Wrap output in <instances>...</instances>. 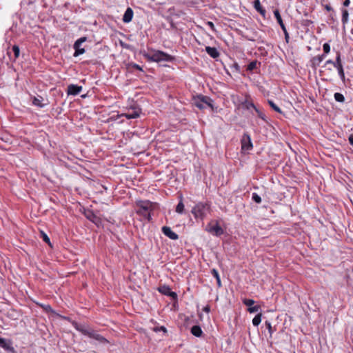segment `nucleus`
Masks as SVG:
<instances>
[{"mask_svg": "<svg viewBox=\"0 0 353 353\" xmlns=\"http://www.w3.org/2000/svg\"><path fill=\"white\" fill-rule=\"evenodd\" d=\"M210 212V205L207 203H198L192 209L191 212L196 219H203Z\"/></svg>", "mask_w": 353, "mask_h": 353, "instance_id": "2", "label": "nucleus"}, {"mask_svg": "<svg viewBox=\"0 0 353 353\" xmlns=\"http://www.w3.org/2000/svg\"><path fill=\"white\" fill-rule=\"evenodd\" d=\"M212 274L216 279V282H217L218 286L221 287V279H220V276H219L218 271L216 270H215V269H212Z\"/></svg>", "mask_w": 353, "mask_h": 353, "instance_id": "27", "label": "nucleus"}, {"mask_svg": "<svg viewBox=\"0 0 353 353\" xmlns=\"http://www.w3.org/2000/svg\"><path fill=\"white\" fill-rule=\"evenodd\" d=\"M268 103H269V105L271 106V108L275 110L276 112H279V113H281L282 111L281 110L280 108H279L274 102L272 100L268 99Z\"/></svg>", "mask_w": 353, "mask_h": 353, "instance_id": "26", "label": "nucleus"}, {"mask_svg": "<svg viewBox=\"0 0 353 353\" xmlns=\"http://www.w3.org/2000/svg\"><path fill=\"white\" fill-rule=\"evenodd\" d=\"M323 49L324 53L327 54L330 51V46L329 45V43H325L323 46Z\"/></svg>", "mask_w": 353, "mask_h": 353, "instance_id": "36", "label": "nucleus"}, {"mask_svg": "<svg viewBox=\"0 0 353 353\" xmlns=\"http://www.w3.org/2000/svg\"><path fill=\"white\" fill-rule=\"evenodd\" d=\"M243 150H250L252 148V143L250 135L245 134L241 141Z\"/></svg>", "mask_w": 353, "mask_h": 353, "instance_id": "12", "label": "nucleus"}, {"mask_svg": "<svg viewBox=\"0 0 353 353\" xmlns=\"http://www.w3.org/2000/svg\"><path fill=\"white\" fill-rule=\"evenodd\" d=\"M163 233L172 240H176L179 239V236L174 232H173L170 227L163 226L162 228Z\"/></svg>", "mask_w": 353, "mask_h": 353, "instance_id": "15", "label": "nucleus"}, {"mask_svg": "<svg viewBox=\"0 0 353 353\" xmlns=\"http://www.w3.org/2000/svg\"><path fill=\"white\" fill-rule=\"evenodd\" d=\"M243 304H245L246 306H248V307L252 306L255 301L253 300V299H245L243 301Z\"/></svg>", "mask_w": 353, "mask_h": 353, "instance_id": "32", "label": "nucleus"}, {"mask_svg": "<svg viewBox=\"0 0 353 353\" xmlns=\"http://www.w3.org/2000/svg\"><path fill=\"white\" fill-rule=\"evenodd\" d=\"M252 199L256 203H260L261 202V196L255 192L252 193Z\"/></svg>", "mask_w": 353, "mask_h": 353, "instance_id": "33", "label": "nucleus"}, {"mask_svg": "<svg viewBox=\"0 0 353 353\" xmlns=\"http://www.w3.org/2000/svg\"><path fill=\"white\" fill-rule=\"evenodd\" d=\"M159 292L163 294L170 296L173 300L177 299V294L176 292H172L170 287L167 285H163L159 288Z\"/></svg>", "mask_w": 353, "mask_h": 353, "instance_id": "11", "label": "nucleus"}, {"mask_svg": "<svg viewBox=\"0 0 353 353\" xmlns=\"http://www.w3.org/2000/svg\"><path fill=\"white\" fill-rule=\"evenodd\" d=\"M161 330L163 331V332H166V329L165 327L162 326L161 327Z\"/></svg>", "mask_w": 353, "mask_h": 353, "instance_id": "47", "label": "nucleus"}, {"mask_svg": "<svg viewBox=\"0 0 353 353\" xmlns=\"http://www.w3.org/2000/svg\"><path fill=\"white\" fill-rule=\"evenodd\" d=\"M85 216L92 221L93 223H94L97 226H100L101 225V219L100 217H99L97 215L94 214V212L92 210H86L84 212Z\"/></svg>", "mask_w": 353, "mask_h": 353, "instance_id": "7", "label": "nucleus"}, {"mask_svg": "<svg viewBox=\"0 0 353 353\" xmlns=\"http://www.w3.org/2000/svg\"><path fill=\"white\" fill-rule=\"evenodd\" d=\"M203 310L205 312H210V307L209 306H206L204 307Z\"/></svg>", "mask_w": 353, "mask_h": 353, "instance_id": "44", "label": "nucleus"}, {"mask_svg": "<svg viewBox=\"0 0 353 353\" xmlns=\"http://www.w3.org/2000/svg\"><path fill=\"white\" fill-rule=\"evenodd\" d=\"M206 52L212 58L216 59L219 57V52L214 47L207 46L205 47Z\"/></svg>", "mask_w": 353, "mask_h": 353, "instance_id": "19", "label": "nucleus"}, {"mask_svg": "<svg viewBox=\"0 0 353 353\" xmlns=\"http://www.w3.org/2000/svg\"><path fill=\"white\" fill-rule=\"evenodd\" d=\"M148 59L155 62L171 61L174 59L171 55L159 50L154 51L153 53L150 54L148 56Z\"/></svg>", "mask_w": 353, "mask_h": 353, "instance_id": "4", "label": "nucleus"}, {"mask_svg": "<svg viewBox=\"0 0 353 353\" xmlns=\"http://www.w3.org/2000/svg\"><path fill=\"white\" fill-rule=\"evenodd\" d=\"M87 38L85 37H83L77 39L74 44V48L75 52L74 53V57H78L81 54H83L85 52L84 48L81 47V44L86 41Z\"/></svg>", "mask_w": 353, "mask_h": 353, "instance_id": "8", "label": "nucleus"}, {"mask_svg": "<svg viewBox=\"0 0 353 353\" xmlns=\"http://www.w3.org/2000/svg\"><path fill=\"white\" fill-rule=\"evenodd\" d=\"M350 0H345L343 2V6L345 7H347L350 5Z\"/></svg>", "mask_w": 353, "mask_h": 353, "instance_id": "42", "label": "nucleus"}, {"mask_svg": "<svg viewBox=\"0 0 353 353\" xmlns=\"http://www.w3.org/2000/svg\"><path fill=\"white\" fill-rule=\"evenodd\" d=\"M184 210V204L182 201V196H180V201L176 207V212L179 214H182Z\"/></svg>", "mask_w": 353, "mask_h": 353, "instance_id": "23", "label": "nucleus"}, {"mask_svg": "<svg viewBox=\"0 0 353 353\" xmlns=\"http://www.w3.org/2000/svg\"><path fill=\"white\" fill-rule=\"evenodd\" d=\"M41 235L43 239V241L51 246L50 240V238L48 237V236L43 231L41 232Z\"/></svg>", "mask_w": 353, "mask_h": 353, "instance_id": "31", "label": "nucleus"}, {"mask_svg": "<svg viewBox=\"0 0 353 353\" xmlns=\"http://www.w3.org/2000/svg\"><path fill=\"white\" fill-rule=\"evenodd\" d=\"M241 103L247 108L249 109L250 107L256 109V108L254 106V103L252 101H248L247 99H245L243 101H241Z\"/></svg>", "mask_w": 353, "mask_h": 353, "instance_id": "25", "label": "nucleus"}, {"mask_svg": "<svg viewBox=\"0 0 353 353\" xmlns=\"http://www.w3.org/2000/svg\"><path fill=\"white\" fill-rule=\"evenodd\" d=\"M268 92H268L267 93H264V95H265V96H268V95H269Z\"/></svg>", "mask_w": 353, "mask_h": 353, "instance_id": "48", "label": "nucleus"}, {"mask_svg": "<svg viewBox=\"0 0 353 353\" xmlns=\"http://www.w3.org/2000/svg\"><path fill=\"white\" fill-rule=\"evenodd\" d=\"M67 94L68 96L70 95H79L80 94L81 98H85L87 97H90V91H88L86 93H82L83 90H67Z\"/></svg>", "mask_w": 353, "mask_h": 353, "instance_id": "16", "label": "nucleus"}, {"mask_svg": "<svg viewBox=\"0 0 353 353\" xmlns=\"http://www.w3.org/2000/svg\"><path fill=\"white\" fill-rule=\"evenodd\" d=\"M206 230L216 236H221L223 234L224 232L223 228L219 225L217 222L210 223L206 227Z\"/></svg>", "mask_w": 353, "mask_h": 353, "instance_id": "5", "label": "nucleus"}, {"mask_svg": "<svg viewBox=\"0 0 353 353\" xmlns=\"http://www.w3.org/2000/svg\"><path fill=\"white\" fill-rule=\"evenodd\" d=\"M261 310V307L260 305H252L250 307L248 308V311L250 312V313H255V312H258Z\"/></svg>", "mask_w": 353, "mask_h": 353, "instance_id": "29", "label": "nucleus"}, {"mask_svg": "<svg viewBox=\"0 0 353 353\" xmlns=\"http://www.w3.org/2000/svg\"><path fill=\"white\" fill-rule=\"evenodd\" d=\"M12 50L14 52V58L17 59L19 57V54H20V50H19V46L14 45L13 47H12Z\"/></svg>", "mask_w": 353, "mask_h": 353, "instance_id": "34", "label": "nucleus"}, {"mask_svg": "<svg viewBox=\"0 0 353 353\" xmlns=\"http://www.w3.org/2000/svg\"><path fill=\"white\" fill-rule=\"evenodd\" d=\"M207 25L209 26L212 30L215 31L214 25L212 21H208Z\"/></svg>", "mask_w": 353, "mask_h": 353, "instance_id": "38", "label": "nucleus"}, {"mask_svg": "<svg viewBox=\"0 0 353 353\" xmlns=\"http://www.w3.org/2000/svg\"><path fill=\"white\" fill-rule=\"evenodd\" d=\"M254 7L259 12H260L263 16L265 14V10L262 8L260 1L255 0L254 1Z\"/></svg>", "mask_w": 353, "mask_h": 353, "instance_id": "21", "label": "nucleus"}, {"mask_svg": "<svg viewBox=\"0 0 353 353\" xmlns=\"http://www.w3.org/2000/svg\"><path fill=\"white\" fill-rule=\"evenodd\" d=\"M210 100V98L208 97H204V96L199 97V101H196L194 102V105L196 107H197L201 110L205 108L204 104H206L209 106L211 105V104L209 102Z\"/></svg>", "mask_w": 353, "mask_h": 353, "instance_id": "13", "label": "nucleus"}, {"mask_svg": "<svg viewBox=\"0 0 353 353\" xmlns=\"http://www.w3.org/2000/svg\"><path fill=\"white\" fill-rule=\"evenodd\" d=\"M256 65H257L256 61H252L248 65L247 69L250 71H252L256 68Z\"/></svg>", "mask_w": 353, "mask_h": 353, "instance_id": "35", "label": "nucleus"}, {"mask_svg": "<svg viewBox=\"0 0 353 353\" xmlns=\"http://www.w3.org/2000/svg\"><path fill=\"white\" fill-rule=\"evenodd\" d=\"M285 41L287 42H288V41H289V34H288V33H286V34H285Z\"/></svg>", "mask_w": 353, "mask_h": 353, "instance_id": "45", "label": "nucleus"}, {"mask_svg": "<svg viewBox=\"0 0 353 353\" xmlns=\"http://www.w3.org/2000/svg\"><path fill=\"white\" fill-rule=\"evenodd\" d=\"M67 88H70V89H72V88H82V87L71 84V85H69Z\"/></svg>", "mask_w": 353, "mask_h": 353, "instance_id": "39", "label": "nucleus"}, {"mask_svg": "<svg viewBox=\"0 0 353 353\" xmlns=\"http://www.w3.org/2000/svg\"><path fill=\"white\" fill-rule=\"evenodd\" d=\"M282 30H283V32H284V34H286V33H288V31H287V30H286L285 26H284V29H282Z\"/></svg>", "mask_w": 353, "mask_h": 353, "instance_id": "46", "label": "nucleus"}, {"mask_svg": "<svg viewBox=\"0 0 353 353\" xmlns=\"http://www.w3.org/2000/svg\"><path fill=\"white\" fill-rule=\"evenodd\" d=\"M334 99L338 102H343L345 100L344 96L339 92L334 94Z\"/></svg>", "mask_w": 353, "mask_h": 353, "instance_id": "30", "label": "nucleus"}, {"mask_svg": "<svg viewBox=\"0 0 353 353\" xmlns=\"http://www.w3.org/2000/svg\"><path fill=\"white\" fill-rule=\"evenodd\" d=\"M137 207L136 212L150 221L151 220L150 212L153 210V203L149 201H139L137 202Z\"/></svg>", "mask_w": 353, "mask_h": 353, "instance_id": "1", "label": "nucleus"}, {"mask_svg": "<svg viewBox=\"0 0 353 353\" xmlns=\"http://www.w3.org/2000/svg\"><path fill=\"white\" fill-rule=\"evenodd\" d=\"M265 325L268 330V332L270 334V335L272 334L273 332V329H272V327L271 325V323L268 321H265Z\"/></svg>", "mask_w": 353, "mask_h": 353, "instance_id": "37", "label": "nucleus"}, {"mask_svg": "<svg viewBox=\"0 0 353 353\" xmlns=\"http://www.w3.org/2000/svg\"><path fill=\"white\" fill-rule=\"evenodd\" d=\"M261 316H262V314L261 312H259L258 314H256L254 319H252V324L254 325V326H258L261 322Z\"/></svg>", "mask_w": 353, "mask_h": 353, "instance_id": "24", "label": "nucleus"}, {"mask_svg": "<svg viewBox=\"0 0 353 353\" xmlns=\"http://www.w3.org/2000/svg\"><path fill=\"white\" fill-rule=\"evenodd\" d=\"M32 104L39 108H43L49 103L48 99L40 94L31 97Z\"/></svg>", "mask_w": 353, "mask_h": 353, "instance_id": "6", "label": "nucleus"}, {"mask_svg": "<svg viewBox=\"0 0 353 353\" xmlns=\"http://www.w3.org/2000/svg\"><path fill=\"white\" fill-rule=\"evenodd\" d=\"M274 14L275 18L277 20V22L280 25L281 29H284L285 25H284V23L283 22V20L281 19V14L279 13V11L278 10H274Z\"/></svg>", "mask_w": 353, "mask_h": 353, "instance_id": "22", "label": "nucleus"}, {"mask_svg": "<svg viewBox=\"0 0 353 353\" xmlns=\"http://www.w3.org/2000/svg\"><path fill=\"white\" fill-rule=\"evenodd\" d=\"M83 334L89 336L90 338L94 339L97 341L99 343L106 344L108 343V341L101 334H98L96 331L92 329H86L83 327L77 328Z\"/></svg>", "mask_w": 353, "mask_h": 353, "instance_id": "3", "label": "nucleus"}, {"mask_svg": "<svg viewBox=\"0 0 353 353\" xmlns=\"http://www.w3.org/2000/svg\"><path fill=\"white\" fill-rule=\"evenodd\" d=\"M349 13L348 11L345 9L342 10V22L343 24H345L348 21Z\"/></svg>", "mask_w": 353, "mask_h": 353, "instance_id": "28", "label": "nucleus"}, {"mask_svg": "<svg viewBox=\"0 0 353 353\" xmlns=\"http://www.w3.org/2000/svg\"><path fill=\"white\" fill-rule=\"evenodd\" d=\"M132 66L137 70H141V68L136 63H134Z\"/></svg>", "mask_w": 353, "mask_h": 353, "instance_id": "43", "label": "nucleus"}, {"mask_svg": "<svg viewBox=\"0 0 353 353\" xmlns=\"http://www.w3.org/2000/svg\"><path fill=\"white\" fill-rule=\"evenodd\" d=\"M141 109L138 106H133L132 110H129L127 112L122 114L128 119H136L140 116Z\"/></svg>", "mask_w": 353, "mask_h": 353, "instance_id": "9", "label": "nucleus"}, {"mask_svg": "<svg viewBox=\"0 0 353 353\" xmlns=\"http://www.w3.org/2000/svg\"><path fill=\"white\" fill-rule=\"evenodd\" d=\"M255 110L258 113L259 117H261L262 119H264V117H263V115L262 114V113L257 108H256Z\"/></svg>", "mask_w": 353, "mask_h": 353, "instance_id": "41", "label": "nucleus"}, {"mask_svg": "<svg viewBox=\"0 0 353 353\" xmlns=\"http://www.w3.org/2000/svg\"><path fill=\"white\" fill-rule=\"evenodd\" d=\"M324 58H325L324 54L313 57L310 61L311 67L313 69H316L320 65V63L323 61Z\"/></svg>", "mask_w": 353, "mask_h": 353, "instance_id": "17", "label": "nucleus"}, {"mask_svg": "<svg viewBox=\"0 0 353 353\" xmlns=\"http://www.w3.org/2000/svg\"><path fill=\"white\" fill-rule=\"evenodd\" d=\"M133 10L130 8H128L123 14V21L124 23H129L132 21L133 17Z\"/></svg>", "mask_w": 353, "mask_h": 353, "instance_id": "18", "label": "nucleus"}, {"mask_svg": "<svg viewBox=\"0 0 353 353\" xmlns=\"http://www.w3.org/2000/svg\"><path fill=\"white\" fill-rule=\"evenodd\" d=\"M0 346L5 350L10 351L12 353H15L14 347L12 346V342L10 340L0 337Z\"/></svg>", "mask_w": 353, "mask_h": 353, "instance_id": "14", "label": "nucleus"}, {"mask_svg": "<svg viewBox=\"0 0 353 353\" xmlns=\"http://www.w3.org/2000/svg\"><path fill=\"white\" fill-rule=\"evenodd\" d=\"M191 333L194 336H195L196 337H199V336H201L202 335L203 331H202V330H201L200 326H199V325H194L191 328Z\"/></svg>", "mask_w": 353, "mask_h": 353, "instance_id": "20", "label": "nucleus"}, {"mask_svg": "<svg viewBox=\"0 0 353 353\" xmlns=\"http://www.w3.org/2000/svg\"><path fill=\"white\" fill-rule=\"evenodd\" d=\"M350 145H353V134H350L348 138Z\"/></svg>", "mask_w": 353, "mask_h": 353, "instance_id": "40", "label": "nucleus"}, {"mask_svg": "<svg viewBox=\"0 0 353 353\" xmlns=\"http://www.w3.org/2000/svg\"><path fill=\"white\" fill-rule=\"evenodd\" d=\"M325 65H332L333 66H334L337 68L339 74H343V66L341 64L340 53H337L336 62H334L332 60H328L326 61Z\"/></svg>", "mask_w": 353, "mask_h": 353, "instance_id": "10", "label": "nucleus"}]
</instances>
